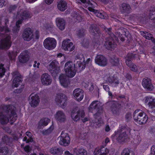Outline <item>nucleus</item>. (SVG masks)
<instances>
[{
  "label": "nucleus",
  "mask_w": 155,
  "mask_h": 155,
  "mask_svg": "<svg viewBox=\"0 0 155 155\" xmlns=\"http://www.w3.org/2000/svg\"><path fill=\"white\" fill-rule=\"evenodd\" d=\"M2 108L5 111L7 115L3 114V112L1 111V108H0V123L2 124H7L10 120L11 124H13L17 120V116L15 110L12 108V105H4Z\"/></svg>",
  "instance_id": "nucleus-1"
},
{
  "label": "nucleus",
  "mask_w": 155,
  "mask_h": 155,
  "mask_svg": "<svg viewBox=\"0 0 155 155\" xmlns=\"http://www.w3.org/2000/svg\"><path fill=\"white\" fill-rule=\"evenodd\" d=\"M89 32L94 36L92 45V48H94L95 47L100 44L99 38L101 36V32L99 28L97 25L92 24L89 28Z\"/></svg>",
  "instance_id": "nucleus-2"
},
{
  "label": "nucleus",
  "mask_w": 155,
  "mask_h": 155,
  "mask_svg": "<svg viewBox=\"0 0 155 155\" xmlns=\"http://www.w3.org/2000/svg\"><path fill=\"white\" fill-rule=\"evenodd\" d=\"M134 121L140 125H143L147 122L148 117L147 114L140 109L135 110L133 114Z\"/></svg>",
  "instance_id": "nucleus-3"
},
{
  "label": "nucleus",
  "mask_w": 155,
  "mask_h": 155,
  "mask_svg": "<svg viewBox=\"0 0 155 155\" xmlns=\"http://www.w3.org/2000/svg\"><path fill=\"white\" fill-rule=\"evenodd\" d=\"M97 101H94L92 102L88 107L89 111L93 113L96 110V112L94 114L95 117H100L102 114L103 110V107L98 104Z\"/></svg>",
  "instance_id": "nucleus-4"
},
{
  "label": "nucleus",
  "mask_w": 155,
  "mask_h": 155,
  "mask_svg": "<svg viewBox=\"0 0 155 155\" xmlns=\"http://www.w3.org/2000/svg\"><path fill=\"white\" fill-rule=\"evenodd\" d=\"M75 59L76 60H78L77 61V63L74 64V66L77 67V69L79 70L80 72L85 69L86 63H88L91 61L90 58H89L85 62V58L83 55L79 54L76 56Z\"/></svg>",
  "instance_id": "nucleus-5"
},
{
  "label": "nucleus",
  "mask_w": 155,
  "mask_h": 155,
  "mask_svg": "<svg viewBox=\"0 0 155 155\" xmlns=\"http://www.w3.org/2000/svg\"><path fill=\"white\" fill-rule=\"evenodd\" d=\"M58 62L55 60L49 64L48 70L53 77H56L59 72L60 67H58Z\"/></svg>",
  "instance_id": "nucleus-6"
},
{
  "label": "nucleus",
  "mask_w": 155,
  "mask_h": 155,
  "mask_svg": "<svg viewBox=\"0 0 155 155\" xmlns=\"http://www.w3.org/2000/svg\"><path fill=\"white\" fill-rule=\"evenodd\" d=\"M64 70L66 75L68 77L72 78L76 73V71L73 69V64L71 61H68L65 64Z\"/></svg>",
  "instance_id": "nucleus-7"
},
{
  "label": "nucleus",
  "mask_w": 155,
  "mask_h": 155,
  "mask_svg": "<svg viewBox=\"0 0 155 155\" xmlns=\"http://www.w3.org/2000/svg\"><path fill=\"white\" fill-rule=\"evenodd\" d=\"M85 115V112L83 110H79L77 111L75 109L72 110L71 116L74 121L79 120L81 118L84 117Z\"/></svg>",
  "instance_id": "nucleus-8"
},
{
  "label": "nucleus",
  "mask_w": 155,
  "mask_h": 155,
  "mask_svg": "<svg viewBox=\"0 0 155 155\" xmlns=\"http://www.w3.org/2000/svg\"><path fill=\"white\" fill-rule=\"evenodd\" d=\"M56 44L57 42L56 40L54 38L50 37L46 38L43 42L45 48L49 50L54 49L56 46Z\"/></svg>",
  "instance_id": "nucleus-9"
},
{
  "label": "nucleus",
  "mask_w": 155,
  "mask_h": 155,
  "mask_svg": "<svg viewBox=\"0 0 155 155\" xmlns=\"http://www.w3.org/2000/svg\"><path fill=\"white\" fill-rule=\"evenodd\" d=\"M12 43L11 37L9 35H8L0 41V49L8 50L11 47Z\"/></svg>",
  "instance_id": "nucleus-10"
},
{
  "label": "nucleus",
  "mask_w": 155,
  "mask_h": 155,
  "mask_svg": "<svg viewBox=\"0 0 155 155\" xmlns=\"http://www.w3.org/2000/svg\"><path fill=\"white\" fill-rule=\"evenodd\" d=\"M67 97L65 94L60 93L57 94L55 100L57 104L61 106L62 108H64L67 103Z\"/></svg>",
  "instance_id": "nucleus-11"
},
{
  "label": "nucleus",
  "mask_w": 155,
  "mask_h": 155,
  "mask_svg": "<svg viewBox=\"0 0 155 155\" xmlns=\"http://www.w3.org/2000/svg\"><path fill=\"white\" fill-rule=\"evenodd\" d=\"M104 46L107 50L112 51L116 48L117 45L115 42L114 39L112 37H109L106 38Z\"/></svg>",
  "instance_id": "nucleus-12"
},
{
  "label": "nucleus",
  "mask_w": 155,
  "mask_h": 155,
  "mask_svg": "<svg viewBox=\"0 0 155 155\" xmlns=\"http://www.w3.org/2000/svg\"><path fill=\"white\" fill-rule=\"evenodd\" d=\"M114 102L110 107L112 113L114 116H118L121 112V104L118 103V101H112Z\"/></svg>",
  "instance_id": "nucleus-13"
},
{
  "label": "nucleus",
  "mask_w": 155,
  "mask_h": 155,
  "mask_svg": "<svg viewBox=\"0 0 155 155\" xmlns=\"http://www.w3.org/2000/svg\"><path fill=\"white\" fill-rule=\"evenodd\" d=\"M59 138H60L59 143L61 145L67 146L70 143V139L68 134L64 133L63 131L62 132Z\"/></svg>",
  "instance_id": "nucleus-14"
},
{
  "label": "nucleus",
  "mask_w": 155,
  "mask_h": 155,
  "mask_svg": "<svg viewBox=\"0 0 155 155\" xmlns=\"http://www.w3.org/2000/svg\"><path fill=\"white\" fill-rule=\"evenodd\" d=\"M144 102L149 109H151L152 112L155 114V98L150 96H146L145 97Z\"/></svg>",
  "instance_id": "nucleus-15"
},
{
  "label": "nucleus",
  "mask_w": 155,
  "mask_h": 155,
  "mask_svg": "<svg viewBox=\"0 0 155 155\" xmlns=\"http://www.w3.org/2000/svg\"><path fill=\"white\" fill-rule=\"evenodd\" d=\"M95 63L98 65L104 67L107 64V59L102 55H97L95 59Z\"/></svg>",
  "instance_id": "nucleus-16"
},
{
  "label": "nucleus",
  "mask_w": 155,
  "mask_h": 155,
  "mask_svg": "<svg viewBox=\"0 0 155 155\" xmlns=\"http://www.w3.org/2000/svg\"><path fill=\"white\" fill-rule=\"evenodd\" d=\"M62 47L65 51H72L74 49L72 42L70 41L69 39L64 40L62 43Z\"/></svg>",
  "instance_id": "nucleus-17"
},
{
  "label": "nucleus",
  "mask_w": 155,
  "mask_h": 155,
  "mask_svg": "<svg viewBox=\"0 0 155 155\" xmlns=\"http://www.w3.org/2000/svg\"><path fill=\"white\" fill-rule=\"evenodd\" d=\"M31 98V101L29 104L31 107H35L39 104L40 101V98L38 95L36 94L31 93L29 96V98Z\"/></svg>",
  "instance_id": "nucleus-18"
},
{
  "label": "nucleus",
  "mask_w": 155,
  "mask_h": 155,
  "mask_svg": "<svg viewBox=\"0 0 155 155\" xmlns=\"http://www.w3.org/2000/svg\"><path fill=\"white\" fill-rule=\"evenodd\" d=\"M32 32L30 28H26L24 30L22 37L25 41H30L32 38Z\"/></svg>",
  "instance_id": "nucleus-19"
},
{
  "label": "nucleus",
  "mask_w": 155,
  "mask_h": 155,
  "mask_svg": "<svg viewBox=\"0 0 155 155\" xmlns=\"http://www.w3.org/2000/svg\"><path fill=\"white\" fill-rule=\"evenodd\" d=\"M109 150L105 147L101 145L100 148H96L94 152V155H108Z\"/></svg>",
  "instance_id": "nucleus-20"
},
{
  "label": "nucleus",
  "mask_w": 155,
  "mask_h": 155,
  "mask_svg": "<svg viewBox=\"0 0 155 155\" xmlns=\"http://www.w3.org/2000/svg\"><path fill=\"white\" fill-rule=\"evenodd\" d=\"M142 84L144 88L147 91H152L154 89V87L152 84L151 80L149 78H144Z\"/></svg>",
  "instance_id": "nucleus-21"
},
{
  "label": "nucleus",
  "mask_w": 155,
  "mask_h": 155,
  "mask_svg": "<svg viewBox=\"0 0 155 155\" xmlns=\"http://www.w3.org/2000/svg\"><path fill=\"white\" fill-rule=\"evenodd\" d=\"M42 84L45 85H48L51 84L52 79L51 76L47 73H45L42 74L41 78Z\"/></svg>",
  "instance_id": "nucleus-22"
},
{
  "label": "nucleus",
  "mask_w": 155,
  "mask_h": 155,
  "mask_svg": "<svg viewBox=\"0 0 155 155\" xmlns=\"http://www.w3.org/2000/svg\"><path fill=\"white\" fill-rule=\"evenodd\" d=\"M73 94L78 101H81L84 96L83 91L79 88L75 89L73 92Z\"/></svg>",
  "instance_id": "nucleus-23"
},
{
  "label": "nucleus",
  "mask_w": 155,
  "mask_h": 155,
  "mask_svg": "<svg viewBox=\"0 0 155 155\" xmlns=\"http://www.w3.org/2000/svg\"><path fill=\"white\" fill-rule=\"evenodd\" d=\"M55 117L56 120L60 123L64 122L66 120V116L64 113L61 111H58Z\"/></svg>",
  "instance_id": "nucleus-24"
},
{
  "label": "nucleus",
  "mask_w": 155,
  "mask_h": 155,
  "mask_svg": "<svg viewBox=\"0 0 155 155\" xmlns=\"http://www.w3.org/2000/svg\"><path fill=\"white\" fill-rule=\"evenodd\" d=\"M131 8L129 4L123 3L121 4L120 11L122 13L129 14L131 12Z\"/></svg>",
  "instance_id": "nucleus-25"
},
{
  "label": "nucleus",
  "mask_w": 155,
  "mask_h": 155,
  "mask_svg": "<svg viewBox=\"0 0 155 155\" xmlns=\"http://www.w3.org/2000/svg\"><path fill=\"white\" fill-rule=\"evenodd\" d=\"M17 17H19L23 20H26L30 18V15L29 11L25 10L20 12H17Z\"/></svg>",
  "instance_id": "nucleus-26"
},
{
  "label": "nucleus",
  "mask_w": 155,
  "mask_h": 155,
  "mask_svg": "<svg viewBox=\"0 0 155 155\" xmlns=\"http://www.w3.org/2000/svg\"><path fill=\"white\" fill-rule=\"evenodd\" d=\"M59 80L61 85L64 87H66L70 83V81L64 74H61L59 77Z\"/></svg>",
  "instance_id": "nucleus-27"
},
{
  "label": "nucleus",
  "mask_w": 155,
  "mask_h": 155,
  "mask_svg": "<svg viewBox=\"0 0 155 155\" xmlns=\"http://www.w3.org/2000/svg\"><path fill=\"white\" fill-rule=\"evenodd\" d=\"M63 151L62 148L56 146L52 147L50 150V153L53 155H61Z\"/></svg>",
  "instance_id": "nucleus-28"
},
{
  "label": "nucleus",
  "mask_w": 155,
  "mask_h": 155,
  "mask_svg": "<svg viewBox=\"0 0 155 155\" xmlns=\"http://www.w3.org/2000/svg\"><path fill=\"white\" fill-rule=\"evenodd\" d=\"M29 56L26 51L21 53L18 56L20 62L24 63L27 62L29 60Z\"/></svg>",
  "instance_id": "nucleus-29"
},
{
  "label": "nucleus",
  "mask_w": 155,
  "mask_h": 155,
  "mask_svg": "<svg viewBox=\"0 0 155 155\" xmlns=\"http://www.w3.org/2000/svg\"><path fill=\"white\" fill-rule=\"evenodd\" d=\"M106 81L109 82L113 87H116L119 83V81L116 77L109 76L107 78Z\"/></svg>",
  "instance_id": "nucleus-30"
},
{
  "label": "nucleus",
  "mask_w": 155,
  "mask_h": 155,
  "mask_svg": "<svg viewBox=\"0 0 155 155\" xmlns=\"http://www.w3.org/2000/svg\"><path fill=\"white\" fill-rule=\"evenodd\" d=\"M56 21L57 25L60 30H63L65 29L66 23L63 18H57Z\"/></svg>",
  "instance_id": "nucleus-31"
},
{
  "label": "nucleus",
  "mask_w": 155,
  "mask_h": 155,
  "mask_svg": "<svg viewBox=\"0 0 155 155\" xmlns=\"http://www.w3.org/2000/svg\"><path fill=\"white\" fill-rule=\"evenodd\" d=\"M50 120L48 118L43 117L38 122V127L39 128H41L42 127H44L47 126L50 122Z\"/></svg>",
  "instance_id": "nucleus-32"
},
{
  "label": "nucleus",
  "mask_w": 155,
  "mask_h": 155,
  "mask_svg": "<svg viewBox=\"0 0 155 155\" xmlns=\"http://www.w3.org/2000/svg\"><path fill=\"white\" fill-rule=\"evenodd\" d=\"M88 10L90 12H94L96 16L100 18L101 19L106 18V14L104 12L101 11V12H100L99 11L95 10L93 8H91V9L89 8Z\"/></svg>",
  "instance_id": "nucleus-33"
},
{
  "label": "nucleus",
  "mask_w": 155,
  "mask_h": 155,
  "mask_svg": "<svg viewBox=\"0 0 155 155\" xmlns=\"http://www.w3.org/2000/svg\"><path fill=\"white\" fill-rule=\"evenodd\" d=\"M58 9L61 12H63L68 7L67 3L66 1L61 0L57 4Z\"/></svg>",
  "instance_id": "nucleus-34"
},
{
  "label": "nucleus",
  "mask_w": 155,
  "mask_h": 155,
  "mask_svg": "<svg viewBox=\"0 0 155 155\" xmlns=\"http://www.w3.org/2000/svg\"><path fill=\"white\" fill-rule=\"evenodd\" d=\"M128 138V136L125 132L120 133L117 138V140L118 142L121 143L124 142Z\"/></svg>",
  "instance_id": "nucleus-35"
},
{
  "label": "nucleus",
  "mask_w": 155,
  "mask_h": 155,
  "mask_svg": "<svg viewBox=\"0 0 155 155\" xmlns=\"http://www.w3.org/2000/svg\"><path fill=\"white\" fill-rule=\"evenodd\" d=\"M22 79L20 76L16 77L13 79V84L15 87H17L20 82H22Z\"/></svg>",
  "instance_id": "nucleus-36"
},
{
  "label": "nucleus",
  "mask_w": 155,
  "mask_h": 155,
  "mask_svg": "<svg viewBox=\"0 0 155 155\" xmlns=\"http://www.w3.org/2000/svg\"><path fill=\"white\" fill-rule=\"evenodd\" d=\"M120 155H135V154L130 149L126 148L122 150Z\"/></svg>",
  "instance_id": "nucleus-37"
},
{
  "label": "nucleus",
  "mask_w": 155,
  "mask_h": 155,
  "mask_svg": "<svg viewBox=\"0 0 155 155\" xmlns=\"http://www.w3.org/2000/svg\"><path fill=\"white\" fill-rule=\"evenodd\" d=\"M45 27L47 30L52 32L53 31V29L54 28V26L52 23L50 22L46 24Z\"/></svg>",
  "instance_id": "nucleus-38"
},
{
  "label": "nucleus",
  "mask_w": 155,
  "mask_h": 155,
  "mask_svg": "<svg viewBox=\"0 0 155 155\" xmlns=\"http://www.w3.org/2000/svg\"><path fill=\"white\" fill-rule=\"evenodd\" d=\"M112 60V63L114 66H118L120 64V60L118 58L114 56L113 57L111 58Z\"/></svg>",
  "instance_id": "nucleus-39"
},
{
  "label": "nucleus",
  "mask_w": 155,
  "mask_h": 155,
  "mask_svg": "<svg viewBox=\"0 0 155 155\" xmlns=\"http://www.w3.org/2000/svg\"><path fill=\"white\" fill-rule=\"evenodd\" d=\"M8 149L6 147L0 148V153L1 155H6L8 153Z\"/></svg>",
  "instance_id": "nucleus-40"
},
{
  "label": "nucleus",
  "mask_w": 155,
  "mask_h": 155,
  "mask_svg": "<svg viewBox=\"0 0 155 155\" xmlns=\"http://www.w3.org/2000/svg\"><path fill=\"white\" fill-rule=\"evenodd\" d=\"M87 154V152L85 149L80 148L77 150L76 155H86Z\"/></svg>",
  "instance_id": "nucleus-41"
},
{
  "label": "nucleus",
  "mask_w": 155,
  "mask_h": 155,
  "mask_svg": "<svg viewBox=\"0 0 155 155\" xmlns=\"http://www.w3.org/2000/svg\"><path fill=\"white\" fill-rule=\"evenodd\" d=\"M2 141L3 143L7 144L10 142V138L7 135H5L2 137Z\"/></svg>",
  "instance_id": "nucleus-42"
},
{
  "label": "nucleus",
  "mask_w": 155,
  "mask_h": 155,
  "mask_svg": "<svg viewBox=\"0 0 155 155\" xmlns=\"http://www.w3.org/2000/svg\"><path fill=\"white\" fill-rule=\"evenodd\" d=\"M81 44L83 47L86 48H88L90 46L89 40L87 39H84Z\"/></svg>",
  "instance_id": "nucleus-43"
},
{
  "label": "nucleus",
  "mask_w": 155,
  "mask_h": 155,
  "mask_svg": "<svg viewBox=\"0 0 155 155\" xmlns=\"http://www.w3.org/2000/svg\"><path fill=\"white\" fill-rule=\"evenodd\" d=\"M4 64H0V77H2L4 75L6 71V69L4 67Z\"/></svg>",
  "instance_id": "nucleus-44"
},
{
  "label": "nucleus",
  "mask_w": 155,
  "mask_h": 155,
  "mask_svg": "<svg viewBox=\"0 0 155 155\" xmlns=\"http://www.w3.org/2000/svg\"><path fill=\"white\" fill-rule=\"evenodd\" d=\"M116 99L120 101L122 103H124L126 101V97L124 95H120L116 97Z\"/></svg>",
  "instance_id": "nucleus-45"
},
{
  "label": "nucleus",
  "mask_w": 155,
  "mask_h": 155,
  "mask_svg": "<svg viewBox=\"0 0 155 155\" xmlns=\"http://www.w3.org/2000/svg\"><path fill=\"white\" fill-rule=\"evenodd\" d=\"M8 56L11 60L15 58L17 55V53L13 51L9 52Z\"/></svg>",
  "instance_id": "nucleus-46"
},
{
  "label": "nucleus",
  "mask_w": 155,
  "mask_h": 155,
  "mask_svg": "<svg viewBox=\"0 0 155 155\" xmlns=\"http://www.w3.org/2000/svg\"><path fill=\"white\" fill-rule=\"evenodd\" d=\"M54 129V126L53 124L45 131V133L46 134H48L51 133Z\"/></svg>",
  "instance_id": "nucleus-47"
},
{
  "label": "nucleus",
  "mask_w": 155,
  "mask_h": 155,
  "mask_svg": "<svg viewBox=\"0 0 155 155\" xmlns=\"http://www.w3.org/2000/svg\"><path fill=\"white\" fill-rule=\"evenodd\" d=\"M130 69L132 71L134 72H137L138 71V68L137 66L133 63L129 67Z\"/></svg>",
  "instance_id": "nucleus-48"
},
{
  "label": "nucleus",
  "mask_w": 155,
  "mask_h": 155,
  "mask_svg": "<svg viewBox=\"0 0 155 155\" xmlns=\"http://www.w3.org/2000/svg\"><path fill=\"white\" fill-rule=\"evenodd\" d=\"M84 35V30L83 29H79L78 31L77 35L79 38L83 37Z\"/></svg>",
  "instance_id": "nucleus-49"
},
{
  "label": "nucleus",
  "mask_w": 155,
  "mask_h": 155,
  "mask_svg": "<svg viewBox=\"0 0 155 155\" xmlns=\"http://www.w3.org/2000/svg\"><path fill=\"white\" fill-rule=\"evenodd\" d=\"M136 57V54L133 53H128L127 55V58L130 60L134 59Z\"/></svg>",
  "instance_id": "nucleus-50"
},
{
  "label": "nucleus",
  "mask_w": 155,
  "mask_h": 155,
  "mask_svg": "<svg viewBox=\"0 0 155 155\" xmlns=\"http://www.w3.org/2000/svg\"><path fill=\"white\" fill-rule=\"evenodd\" d=\"M132 117V114L130 113H127L126 114L125 118L126 121L128 122L130 121Z\"/></svg>",
  "instance_id": "nucleus-51"
},
{
  "label": "nucleus",
  "mask_w": 155,
  "mask_h": 155,
  "mask_svg": "<svg viewBox=\"0 0 155 155\" xmlns=\"http://www.w3.org/2000/svg\"><path fill=\"white\" fill-rule=\"evenodd\" d=\"M18 20L16 22L15 25L18 26V27H20V25L21 24L24 20L20 18L19 17H17Z\"/></svg>",
  "instance_id": "nucleus-52"
},
{
  "label": "nucleus",
  "mask_w": 155,
  "mask_h": 155,
  "mask_svg": "<svg viewBox=\"0 0 155 155\" xmlns=\"http://www.w3.org/2000/svg\"><path fill=\"white\" fill-rule=\"evenodd\" d=\"M124 77L127 79V81H130L132 79V77L131 74L129 73H127L126 74Z\"/></svg>",
  "instance_id": "nucleus-53"
},
{
  "label": "nucleus",
  "mask_w": 155,
  "mask_h": 155,
  "mask_svg": "<svg viewBox=\"0 0 155 155\" xmlns=\"http://www.w3.org/2000/svg\"><path fill=\"white\" fill-rule=\"evenodd\" d=\"M110 142L109 138L108 137H107L105 139V141H103L102 142V146L106 147L107 146V144Z\"/></svg>",
  "instance_id": "nucleus-54"
},
{
  "label": "nucleus",
  "mask_w": 155,
  "mask_h": 155,
  "mask_svg": "<svg viewBox=\"0 0 155 155\" xmlns=\"http://www.w3.org/2000/svg\"><path fill=\"white\" fill-rule=\"evenodd\" d=\"M20 27H18L15 25L12 29L13 32L15 33H18L20 30Z\"/></svg>",
  "instance_id": "nucleus-55"
},
{
  "label": "nucleus",
  "mask_w": 155,
  "mask_h": 155,
  "mask_svg": "<svg viewBox=\"0 0 155 155\" xmlns=\"http://www.w3.org/2000/svg\"><path fill=\"white\" fill-rule=\"evenodd\" d=\"M24 149V151L27 153L29 152L31 150L30 146L28 145L26 146Z\"/></svg>",
  "instance_id": "nucleus-56"
},
{
  "label": "nucleus",
  "mask_w": 155,
  "mask_h": 155,
  "mask_svg": "<svg viewBox=\"0 0 155 155\" xmlns=\"http://www.w3.org/2000/svg\"><path fill=\"white\" fill-rule=\"evenodd\" d=\"M146 38L149 40H150L153 38V36L151 34L147 33L145 35Z\"/></svg>",
  "instance_id": "nucleus-57"
},
{
  "label": "nucleus",
  "mask_w": 155,
  "mask_h": 155,
  "mask_svg": "<svg viewBox=\"0 0 155 155\" xmlns=\"http://www.w3.org/2000/svg\"><path fill=\"white\" fill-rule=\"evenodd\" d=\"M25 134L26 136L29 137V139H30L31 141H33V139L32 137V134L31 133L28 131Z\"/></svg>",
  "instance_id": "nucleus-58"
},
{
  "label": "nucleus",
  "mask_w": 155,
  "mask_h": 155,
  "mask_svg": "<svg viewBox=\"0 0 155 155\" xmlns=\"http://www.w3.org/2000/svg\"><path fill=\"white\" fill-rule=\"evenodd\" d=\"M17 8V6L16 5H11L9 7V10L10 12H11L15 10Z\"/></svg>",
  "instance_id": "nucleus-59"
},
{
  "label": "nucleus",
  "mask_w": 155,
  "mask_h": 155,
  "mask_svg": "<svg viewBox=\"0 0 155 155\" xmlns=\"http://www.w3.org/2000/svg\"><path fill=\"white\" fill-rule=\"evenodd\" d=\"M151 155H155V146H153L151 147Z\"/></svg>",
  "instance_id": "nucleus-60"
},
{
  "label": "nucleus",
  "mask_w": 155,
  "mask_h": 155,
  "mask_svg": "<svg viewBox=\"0 0 155 155\" xmlns=\"http://www.w3.org/2000/svg\"><path fill=\"white\" fill-rule=\"evenodd\" d=\"M125 62L127 65L129 67L133 63L131 60L128 59H126Z\"/></svg>",
  "instance_id": "nucleus-61"
},
{
  "label": "nucleus",
  "mask_w": 155,
  "mask_h": 155,
  "mask_svg": "<svg viewBox=\"0 0 155 155\" xmlns=\"http://www.w3.org/2000/svg\"><path fill=\"white\" fill-rule=\"evenodd\" d=\"M87 4H88V6H89L88 8V9L89 8L90 9H91V8H92L91 7H93V5L92 3H91L89 0H88L87 1Z\"/></svg>",
  "instance_id": "nucleus-62"
},
{
  "label": "nucleus",
  "mask_w": 155,
  "mask_h": 155,
  "mask_svg": "<svg viewBox=\"0 0 155 155\" xmlns=\"http://www.w3.org/2000/svg\"><path fill=\"white\" fill-rule=\"evenodd\" d=\"M103 88L106 91H108L110 90V88L109 86L107 85H104L103 86Z\"/></svg>",
  "instance_id": "nucleus-63"
},
{
  "label": "nucleus",
  "mask_w": 155,
  "mask_h": 155,
  "mask_svg": "<svg viewBox=\"0 0 155 155\" xmlns=\"http://www.w3.org/2000/svg\"><path fill=\"white\" fill-rule=\"evenodd\" d=\"M23 140L24 141H26V142L27 143H29L30 142H32L29 139H27V137L26 136H25L24 137L23 139Z\"/></svg>",
  "instance_id": "nucleus-64"
}]
</instances>
